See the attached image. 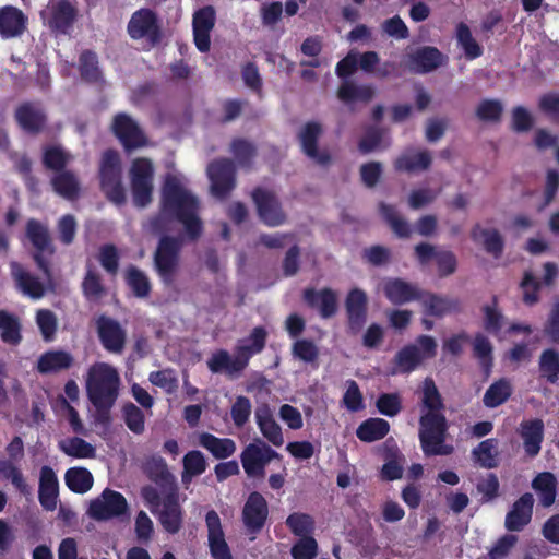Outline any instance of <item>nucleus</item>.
Listing matches in <instances>:
<instances>
[{
	"label": "nucleus",
	"mask_w": 559,
	"mask_h": 559,
	"mask_svg": "<svg viewBox=\"0 0 559 559\" xmlns=\"http://www.w3.org/2000/svg\"><path fill=\"white\" fill-rule=\"evenodd\" d=\"M199 201L176 176L167 175L162 187L159 211L150 218V227L155 234H163L153 255L156 274L165 286L174 285L179 271L182 239L165 235L177 221L182 224L187 238L198 240L203 231V223L198 215Z\"/></svg>",
	"instance_id": "nucleus-1"
},
{
	"label": "nucleus",
	"mask_w": 559,
	"mask_h": 559,
	"mask_svg": "<svg viewBox=\"0 0 559 559\" xmlns=\"http://www.w3.org/2000/svg\"><path fill=\"white\" fill-rule=\"evenodd\" d=\"M448 421L442 413L426 412L419 418L418 437L426 456L450 455L454 448L445 443Z\"/></svg>",
	"instance_id": "nucleus-2"
},
{
	"label": "nucleus",
	"mask_w": 559,
	"mask_h": 559,
	"mask_svg": "<svg viewBox=\"0 0 559 559\" xmlns=\"http://www.w3.org/2000/svg\"><path fill=\"white\" fill-rule=\"evenodd\" d=\"M358 69V52L350 50L343 59H341L335 68V73L343 80L340 84L336 96L346 104L350 105L355 102L368 104L376 95V88L372 84H356L348 80Z\"/></svg>",
	"instance_id": "nucleus-3"
},
{
	"label": "nucleus",
	"mask_w": 559,
	"mask_h": 559,
	"mask_svg": "<svg viewBox=\"0 0 559 559\" xmlns=\"http://www.w3.org/2000/svg\"><path fill=\"white\" fill-rule=\"evenodd\" d=\"M120 377L116 368L106 362H95L87 371L86 393L92 404L116 402Z\"/></svg>",
	"instance_id": "nucleus-4"
},
{
	"label": "nucleus",
	"mask_w": 559,
	"mask_h": 559,
	"mask_svg": "<svg viewBox=\"0 0 559 559\" xmlns=\"http://www.w3.org/2000/svg\"><path fill=\"white\" fill-rule=\"evenodd\" d=\"M99 186L106 199L117 206L127 202L126 189L122 185V169L119 153L106 150L99 164Z\"/></svg>",
	"instance_id": "nucleus-5"
},
{
	"label": "nucleus",
	"mask_w": 559,
	"mask_h": 559,
	"mask_svg": "<svg viewBox=\"0 0 559 559\" xmlns=\"http://www.w3.org/2000/svg\"><path fill=\"white\" fill-rule=\"evenodd\" d=\"M154 165L150 158L136 157L129 168L130 189L134 206L143 209L153 201Z\"/></svg>",
	"instance_id": "nucleus-6"
},
{
	"label": "nucleus",
	"mask_w": 559,
	"mask_h": 559,
	"mask_svg": "<svg viewBox=\"0 0 559 559\" xmlns=\"http://www.w3.org/2000/svg\"><path fill=\"white\" fill-rule=\"evenodd\" d=\"M127 32L133 40L145 39L151 47H156L163 39L158 15L148 8H141L132 13Z\"/></svg>",
	"instance_id": "nucleus-7"
},
{
	"label": "nucleus",
	"mask_w": 559,
	"mask_h": 559,
	"mask_svg": "<svg viewBox=\"0 0 559 559\" xmlns=\"http://www.w3.org/2000/svg\"><path fill=\"white\" fill-rule=\"evenodd\" d=\"M25 233L27 239L35 248V252L33 253L34 262L46 276H50V264L44 254L48 253L49 255H52L55 254L56 249L52 245L47 225L35 218H29L26 222Z\"/></svg>",
	"instance_id": "nucleus-8"
},
{
	"label": "nucleus",
	"mask_w": 559,
	"mask_h": 559,
	"mask_svg": "<svg viewBox=\"0 0 559 559\" xmlns=\"http://www.w3.org/2000/svg\"><path fill=\"white\" fill-rule=\"evenodd\" d=\"M212 194L217 199H226L236 187V166L229 158H218L207 166Z\"/></svg>",
	"instance_id": "nucleus-9"
},
{
	"label": "nucleus",
	"mask_w": 559,
	"mask_h": 559,
	"mask_svg": "<svg viewBox=\"0 0 559 559\" xmlns=\"http://www.w3.org/2000/svg\"><path fill=\"white\" fill-rule=\"evenodd\" d=\"M128 503L124 496L106 488L99 498L93 499L87 509V515L96 521H106L126 514Z\"/></svg>",
	"instance_id": "nucleus-10"
},
{
	"label": "nucleus",
	"mask_w": 559,
	"mask_h": 559,
	"mask_svg": "<svg viewBox=\"0 0 559 559\" xmlns=\"http://www.w3.org/2000/svg\"><path fill=\"white\" fill-rule=\"evenodd\" d=\"M281 455L261 440L249 443L241 452L240 460L246 474L249 477H263L265 466Z\"/></svg>",
	"instance_id": "nucleus-11"
},
{
	"label": "nucleus",
	"mask_w": 559,
	"mask_h": 559,
	"mask_svg": "<svg viewBox=\"0 0 559 559\" xmlns=\"http://www.w3.org/2000/svg\"><path fill=\"white\" fill-rule=\"evenodd\" d=\"M111 131L127 152L147 144L146 135L139 123L126 112H118L114 116Z\"/></svg>",
	"instance_id": "nucleus-12"
},
{
	"label": "nucleus",
	"mask_w": 559,
	"mask_h": 559,
	"mask_svg": "<svg viewBox=\"0 0 559 559\" xmlns=\"http://www.w3.org/2000/svg\"><path fill=\"white\" fill-rule=\"evenodd\" d=\"M251 198L264 225L277 227L286 222L287 215L274 192L257 187L253 189Z\"/></svg>",
	"instance_id": "nucleus-13"
},
{
	"label": "nucleus",
	"mask_w": 559,
	"mask_h": 559,
	"mask_svg": "<svg viewBox=\"0 0 559 559\" xmlns=\"http://www.w3.org/2000/svg\"><path fill=\"white\" fill-rule=\"evenodd\" d=\"M79 15L78 8L69 0H58L48 7L47 16L41 17L52 33L67 35L72 29Z\"/></svg>",
	"instance_id": "nucleus-14"
},
{
	"label": "nucleus",
	"mask_w": 559,
	"mask_h": 559,
	"mask_svg": "<svg viewBox=\"0 0 559 559\" xmlns=\"http://www.w3.org/2000/svg\"><path fill=\"white\" fill-rule=\"evenodd\" d=\"M14 120L22 131L37 135L45 131L48 117L38 102L27 100L15 108Z\"/></svg>",
	"instance_id": "nucleus-15"
},
{
	"label": "nucleus",
	"mask_w": 559,
	"mask_h": 559,
	"mask_svg": "<svg viewBox=\"0 0 559 559\" xmlns=\"http://www.w3.org/2000/svg\"><path fill=\"white\" fill-rule=\"evenodd\" d=\"M323 130L319 122L309 121L305 123L298 133V140L302 153L320 166L331 164L332 157L326 150L320 151L318 147L319 139Z\"/></svg>",
	"instance_id": "nucleus-16"
},
{
	"label": "nucleus",
	"mask_w": 559,
	"mask_h": 559,
	"mask_svg": "<svg viewBox=\"0 0 559 559\" xmlns=\"http://www.w3.org/2000/svg\"><path fill=\"white\" fill-rule=\"evenodd\" d=\"M96 330L103 347L114 354H121L127 342L126 330L120 323L105 314L96 319Z\"/></svg>",
	"instance_id": "nucleus-17"
},
{
	"label": "nucleus",
	"mask_w": 559,
	"mask_h": 559,
	"mask_svg": "<svg viewBox=\"0 0 559 559\" xmlns=\"http://www.w3.org/2000/svg\"><path fill=\"white\" fill-rule=\"evenodd\" d=\"M163 528L168 534H177L183 525V510L179 503L177 488H170L163 497V504L155 513Z\"/></svg>",
	"instance_id": "nucleus-18"
},
{
	"label": "nucleus",
	"mask_w": 559,
	"mask_h": 559,
	"mask_svg": "<svg viewBox=\"0 0 559 559\" xmlns=\"http://www.w3.org/2000/svg\"><path fill=\"white\" fill-rule=\"evenodd\" d=\"M241 516L242 523L249 533H260L269 516L266 499L258 491L251 492L243 504Z\"/></svg>",
	"instance_id": "nucleus-19"
},
{
	"label": "nucleus",
	"mask_w": 559,
	"mask_h": 559,
	"mask_svg": "<svg viewBox=\"0 0 559 559\" xmlns=\"http://www.w3.org/2000/svg\"><path fill=\"white\" fill-rule=\"evenodd\" d=\"M216 22L215 9L205 5L197 10L192 17L193 41L200 52H207L211 48V32Z\"/></svg>",
	"instance_id": "nucleus-20"
},
{
	"label": "nucleus",
	"mask_w": 559,
	"mask_h": 559,
	"mask_svg": "<svg viewBox=\"0 0 559 559\" xmlns=\"http://www.w3.org/2000/svg\"><path fill=\"white\" fill-rule=\"evenodd\" d=\"M210 552L213 559H234L229 546L225 540L221 518L215 510L207 511L205 515Z\"/></svg>",
	"instance_id": "nucleus-21"
},
{
	"label": "nucleus",
	"mask_w": 559,
	"mask_h": 559,
	"mask_svg": "<svg viewBox=\"0 0 559 559\" xmlns=\"http://www.w3.org/2000/svg\"><path fill=\"white\" fill-rule=\"evenodd\" d=\"M534 497L531 492L516 499L506 515L504 526L509 532H521L532 521Z\"/></svg>",
	"instance_id": "nucleus-22"
},
{
	"label": "nucleus",
	"mask_w": 559,
	"mask_h": 559,
	"mask_svg": "<svg viewBox=\"0 0 559 559\" xmlns=\"http://www.w3.org/2000/svg\"><path fill=\"white\" fill-rule=\"evenodd\" d=\"M302 300L309 308L317 309L323 319L333 317L337 311V296L333 289L328 287L320 290L313 287L305 288Z\"/></svg>",
	"instance_id": "nucleus-23"
},
{
	"label": "nucleus",
	"mask_w": 559,
	"mask_h": 559,
	"mask_svg": "<svg viewBox=\"0 0 559 559\" xmlns=\"http://www.w3.org/2000/svg\"><path fill=\"white\" fill-rule=\"evenodd\" d=\"M420 304L425 313L435 318H443L448 314L460 313L462 304L459 298L438 295L435 293L423 290Z\"/></svg>",
	"instance_id": "nucleus-24"
},
{
	"label": "nucleus",
	"mask_w": 559,
	"mask_h": 559,
	"mask_svg": "<svg viewBox=\"0 0 559 559\" xmlns=\"http://www.w3.org/2000/svg\"><path fill=\"white\" fill-rule=\"evenodd\" d=\"M383 293L388 300L396 306L411 302L413 300L420 301L423 290L406 281L394 277L384 282Z\"/></svg>",
	"instance_id": "nucleus-25"
},
{
	"label": "nucleus",
	"mask_w": 559,
	"mask_h": 559,
	"mask_svg": "<svg viewBox=\"0 0 559 559\" xmlns=\"http://www.w3.org/2000/svg\"><path fill=\"white\" fill-rule=\"evenodd\" d=\"M59 497V480L52 467L44 465L39 471L38 500L47 511L57 508Z\"/></svg>",
	"instance_id": "nucleus-26"
},
{
	"label": "nucleus",
	"mask_w": 559,
	"mask_h": 559,
	"mask_svg": "<svg viewBox=\"0 0 559 559\" xmlns=\"http://www.w3.org/2000/svg\"><path fill=\"white\" fill-rule=\"evenodd\" d=\"M368 298L364 290L352 289L345 301L348 326L353 332L361 330L367 319Z\"/></svg>",
	"instance_id": "nucleus-27"
},
{
	"label": "nucleus",
	"mask_w": 559,
	"mask_h": 559,
	"mask_svg": "<svg viewBox=\"0 0 559 559\" xmlns=\"http://www.w3.org/2000/svg\"><path fill=\"white\" fill-rule=\"evenodd\" d=\"M518 432L523 440V449L527 456H536L544 440V421L539 418L521 421Z\"/></svg>",
	"instance_id": "nucleus-28"
},
{
	"label": "nucleus",
	"mask_w": 559,
	"mask_h": 559,
	"mask_svg": "<svg viewBox=\"0 0 559 559\" xmlns=\"http://www.w3.org/2000/svg\"><path fill=\"white\" fill-rule=\"evenodd\" d=\"M431 164L432 156L429 151L407 150L395 158L393 167L397 173L415 174L428 170Z\"/></svg>",
	"instance_id": "nucleus-29"
},
{
	"label": "nucleus",
	"mask_w": 559,
	"mask_h": 559,
	"mask_svg": "<svg viewBox=\"0 0 559 559\" xmlns=\"http://www.w3.org/2000/svg\"><path fill=\"white\" fill-rule=\"evenodd\" d=\"M409 66L416 73H429L442 64V52L432 46L417 48L408 55Z\"/></svg>",
	"instance_id": "nucleus-30"
},
{
	"label": "nucleus",
	"mask_w": 559,
	"mask_h": 559,
	"mask_svg": "<svg viewBox=\"0 0 559 559\" xmlns=\"http://www.w3.org/2000/svg\"><path fill=\"white\" fill-rule=\"evenodd\" d=\"M27 17L17 8L5 5L0 9V35L3 38H13L22 35L26 29Z\"/></svg>",
	"instance_id": "nucleus-31"
},
{
	"label": "nucleus",
	"mask_w": 559,
	"mask_h": 559,
	"mask_svg": "<svg viewBox=\"0 0 559 559\" xmlns=\"http://www.w3.org/2000/svg\"><path fill=\"white\" fill-rule=\"evenodd\" d=\"M257 425L263 437L275 447L284 443L281 426L274 419L273 413L267 404H263L255 409Z\"/></svg>",
	"instance_id": "nucleus-32"
},
{
	"label": "nucleus",
	"mask_w": 559,
	"mask_h": 559,
	"mask_svg": "<svg viewBox=\"0 0 559 559\" xmlns=\"http://www.w3.org/2000/svg\"><path fill=\"white\" fill-rule=\"evenodd\" d=\"M53 191L66 200H76L80 195L81 185L76 174L64 169L53 174L50 179Z\"/></svg>",
	"instance_id": "nucleus-33"
},
{
	"label": "nucleus",
	"mask_w": 559,
	"mask_h": 559,
	"mask_svg": "<svg viewBox=\"0 0 559 559\" xmlns=\"http://www.w3.org/2000/svg\"><path fill=\"white\" fill-rule=\"evenodd\" d=\"M532 488L543 508H549L556 502L557 478L552 473H538L532 480Z\"/></svg>",
	"instance_id": "nucleus-34"
},
{
	"label": "nucleus",
	"mask_w": 559,
	"mask_h": 559,
	"mask_svg": "<svg viewBox=\"0 0 559 559\" xmlns=\"http://www.w3.org/2000/svg\"><path fill=\"white\" fill-rule=\"evenodd\" d=\"M73 356L62 349L48 350L37 361V371L41 374L57 373L73 365Z\"/></svg>",
	"instance_id": "nucleus-35"
},
{
	"label": "nucleus",
	"mask_w": 559,
	"mask_h": 559,
	"mask_svg": "<svg viewBox=\"0 0 559 559\" xmlns=\"http://www.w3.org/2000/svg\"><path fill=\"white\" fill-rule=\"evenodd\" d=\"M145 475L162 488H177L174 476L168 471L167 464L162 456L153 455L143 464Z\"/></svg>",
	"instance_id": "nucleus-36"
},
{
	"label": "nucleus",
	"mask_w": 559,
	"mask_h": 559,
	"mask_svg": "<svg viewBox=\"0 0 559 559\" xmlns=\"http://www.w3.org/2000/svg\"><path fill=\"white\" fill-rule=\"evenodd\" d=\"M207 367L213 373L225 371L227 374L233 376L241 372L247 367V361L239 354L231 358L227 350L219 349L210 357Z\"/></svg>",
	"instance_id": "nucleus-37"
},
{
	"label": "nucleus",
	"mask_w": 559,
	"mask_h": 559,
	"mask_svg": "<svg viewBox=\"0 0 559 559\" xmlns=\"http://www.w3.org/2000/svg\"><path fill=\"white\" fill-rule=\"evenodd\" d=\"M199 444L217 460L227 459L236 451V443L233 439L218 438L210 432H202L200 435Z\"/></svg>",
	"instance_id": "nucleus-38"
},
{
	"label": "nucleus",
	"mask_w": 559,
	"mask_h": 559,
	"mask_svg": "<svg viewBox=\"0 0 559 559\" xmlns=\"http://www.w3.org/2000/svg\"><path fill=\"white\" fill-rule=\"evenodd\" d=\"M79 72L81 79L90 84H96L104 81L99 68L98 56L91 49L83 50L79 56Z\"/></svg>",
	"instance_id": "nucleus-39"
},
{
	"label": "nucleus",
	"mask_w": 559,
	"mask_h": 559,
	"mask_svg": "<svg viewBox=\"0 0 559 559\" xmlns=\"http://www.w3.org/2000/svg\"><path fill=\"white\" fill-rule=\"evenodd\" d=\"M12 275L19 288L27 296L39 299L45 295L43 283L34 275L23 270L17 263L12 264Z\"/></svg>",
	"instance_id": "nucleus-40"
},
{
	"label": "nucleus",
	"mask_w": 559,
	"mask_h": 559,
	"mask_svg": "<svg viewBox=\"0 0 559 559\" xmlns=\"http://www.w3.org/2000/svg\"><path fill=\"white\" fill-rule=\"evenodd\" d=\"M390 431V424L383 418H368L356 430L357 438L362 442H374L383 439Z\"/></svg>",
	"instance_id": "nucleus-41"
},
{
	"label": "nucleus",
	"mask_w": 559,
	"mask_h": 559,
	"mask_svg": "<svg viewBox=\"0 0 559 559\" xmlns=\"http://www.w3.org/2000/svg\"><path fill=\"white\" fill-rule=\"evenodd\" d=\"M124 281L136 298L143 299L150 296L152 292L151 281L147 275L135 265H129L127 267Z\"/></svg>",
	"instance_id": "nucleus-42"
},
{
	"label": "nucleus",
	"mask_w": 559,
	"mask_h": 559,
	"mask_svg": "<svg viewBox=\"0 0 559 559\" xmlns=\"http://www.w3.org/2000/svg\"><path fill=\"white\" fill-rule=\"evenodd\" d=\"M64 481L72 492L85 493L93 487L94 478L85 467H71L64 474Z\"/></svg>",
	"instance_id": "nucleus-43"
},
{
	"label": "nucleus",
	"mask_w": 559,
	"mask_h": 559,
	"mask_svg": "<svg viewBox=\"0 0 559 559\" xmlns=\"http://www.w3.org/2000/svg\"><path fill=\"white\" fill-rule=\"evenodd\" d=\"M71 155L59 145H47L43 150L41 163L47 170L62 171L67 169Z\"/></svg>",
	"instance_id": "nucleus-44"
},
{
	"label": "nucleus",
	"mask_w": 559,
	"mask_h": 559,
	"mask_svg": "<svg viewBox=\"0 0 559 559\" xmlns=\"http://www.w3.org/2000/svg\"><path fill=\"white\" fill-rule=\"evenodd\" d=\"M538 370L540 377L555 384L559 380V352L555 348L544 349L539 356Z\"/></svg>",
	"instance_id": "nucleus-45"
},
{
	"label": "nucleus",
	"mask_w": 559,
	"mask_h": 559,
	"mask_svg": "<svg viewBox=\"0 0 559 559\" xmlns=\"http://www.w3.org/2000/svg\"><path fill=\"white\" fill-rule=\"evenodd\" d=\"M81 286L83 296L88 301H98L107 295L102 276L91 266L87 267Z\"/></svg>",
	"instance_id": "nucleus-46"
},
{
	"label": "nucleus",
	"mask_w": 559,
	"mask_h": 559,
	"mask_svg": "<svg viewBox=\"0 0 559 559\" xmlns=\"http://www.w3.org/2000/svg\"><path fill=\"white\" fill-rule=\"evenodd\" d=\"M386 132L385 128L378 126H370L366 129L365 134L358 142V150L361 154H369L377 150H385L390 146V141L383 143V138Z\"/></svg>",
	"instance_id": "nucleus-47"
},
{
	"label": "nucleus",
	"mask_w": 559,
	"mask_h": 559,
	"mask_svg": "<svg viewBox=\"0 0 559 559\" xmlns=\"http://www.w3.org/2000/svg\"><path fill=\"white\" fill-rule=\"evenodd\" d=\"M266 338H267V332H266L265 328L264 326H255V328H253V330L251 331V333L248 337V342H250V344L238 345L236 348V352L248 364L249 359L253 355L259 354L264 349L265 344H266Z\"/></svg>",
	"instance_id": "nucleus-48"
},
{
	"label": "nucleus",
	"mask_w": 559,
	"mask_h": 559,
	"mask_svg": "<svg viewBox=\"0 0 559 559\" xmlns=\"http://www.w3.org/2000/svg\"><path fill=\"white\" fill-rule=\"evenodd\" d=\"M230 152L234 155L237 164L241 168L250 169L253 165V159L258 154L257 147L253 143L246 139L236 138L230 143Z\"/></svg>",
	"instance_id": "nucleus-49"
},
{
	"label": "nucleus",
	"mask_w": 559,
	"mask_h": 559,
	"mask_svg": "<svg viewBox=\"0 0 559 559\" xmlns=\"http://www.w3.org/2000/svg\"><path fill=\"white\" fill-rule=\"evenodd\" d=\"M0 331L1 340L7 344L17 345L22 341L19 319L7 310H0Z\"/></svg>",
	"instance_id": "nucleus-50"
},
{
	"label": "nucleus",
	"mask_w": 559,
	"mask_h": 559,
	"mask_svg": "<svg viewBox=\"0 0 559 559\" xmlns=\"http://www.w3.org/2000/svg\"><path fill=\"white\" fill-rule=\"evenodd\" d=\"M59 449L68 456L75 459H93L96 455L95 448L80 437L60 441Z\"/></svg>",
	"instance_id": "nucleus-51"
},
{
	"label": "nucleus",
	"mask_w": 559,
	"mask_h": 559,
	"mask_svg": "<svg viewBox=\"0 0 559 559\" xmlns=\"http://www.w3.org/2000/svg\"><path fill=\"white\" fill-rule=\"evenodd\" d=\"M380 212L385 219V222L390 225L394 234L400 238H409L412 235L411 225L407 221L402 218L395 207L391 204L380 203Z\"/></svg>",
	"instance_id": "nucleus-52"
},
{
	"label": "nucleus",
	"mask_w": 559,
	"mask_h": 559,
	"mask_svg": "<svg viewBox=\"0 0 559 559\" xmlns=\"http://www.w3.org/2000/svg\"><path fill=\"white\" fill-rule=\"evenodd\" d=\"M456 39L457 44L464 50L466 59L473 60L481 56L483 49L474 39L472 32L466 23L460 22L456 25Z\"/></svg>",
	"instance_id": "nucleus-53"
},
{
	"label": "nucleus",
	"mask_w": 559,
	"mask_h": 559,
	"mask_svg": "<svg viewBox=\"0 0 559 559\" xmlns=\"http://www.w3.org/2000/svg\"><path fill=\"white\" fill-rule=\"evenodd\" d=\"M394 361L401 372L408 373L420 365L423 356L416 345H406L396 353Z\"/></svg>",
	"instance_id": "nucleus-54"
},
{
	"label": "nucleus",
	"mask_w": 559,
	"mask_h": 559,
	"mask_svg": "<svg viewBox=\"0 0 559 559\" xmlns=\"http://www.w3.org/2000/svg\"><path fill=\"white\" fill-rule=\"evenodd\" d=\"M285 524L295 536L300 538L311 536L314 531V520L308 513L293 512L287 516Z\"/></svg>",
	"instance_id": "nucleus-55"
},
{
	"label": "nucleus",
	"mask_w": 559,
	"mask_h": 559,
	"mask_svg": "<svg viewBox=\"0 0 559 559\" xmlns=\"http://www.w3.org/2000/svg\"><path fill=\"white\" fill-rule=\"evenodd\" d=\"M182 481L203 474L207 467L206 460L199 450H192L186 453L182 459Z\"/></svg>",
	"instance_id": "nucleus-56"
},
{
	"label": "nucleus",
	"mask_w": 559,
	"mask_h": 559,
	"mask_svg": "<svg viewBox=\"0 0 559 559\" xmlns=\"http://www.w3.org/2000/svg\"><path fill=\"white\" fill-rule=\"evenodd\" d=\"M292 354L294 358L313 366L318 367L319 359V348L317 345L307 338L297 340L292 347Z\"/></svg>",
	"instance_id": "nucleus-57"
},
{
	"label": "nucleus",
	"mask_w": 559,
	"mask_h": 559,
	"mask_svg": "<svg viewBox=\"0 0 559 559\" xmlns=\"http://www.w3.org/2000/svg\"><path fill=\"white\" fill-rule=\"evenodd\" d=\"M421 402L423 406L427 408V412L442 413L444 408L441 394L431 378L424 380Z\"/></svg>",
	"instance_id": "nucleus-58"
},
{
	"label": "nucleus",
	"mask_w": 559,
	"mask_h": 559,
	"mask_svg": "<svg viewBox=\"0 0 559 559\" xmlns=\"http://www.w3.org/2000/svg\"><path fill=\"white\" fill-rule=\"evenodd\" d=\"M122 414L126 426L135 435H141L145 430L144 413L133 403H126L122 407Z\"/></svg>",
	"instance_id": "nucleus-59"
},
{
	"label": "nucleus",
	"mask_w": 559,
	"mask_h": 559,
	"mask_svg": "<svg viewBox=\"0 0 559 559\" xmlns=\"http://www.w3.org/2000/svg\"><path fill=\"white\" fill-rule=\"evenodd\" d=\"M36 323L43 338L47 342L52 341L58 328L56 314L49 309H39L36 312Z\"/></svg>",
	"instance_id": "nucleus-60"
},
{
	"label": "nucleus",
	"mask_w": 559,
	"mask_h": 559,
	"mask_svg": "<svg viewBox=\"0 0 559 559\" xmlns=\"http://www.w3.org/2000/svg\"><path fill=\"white\" fill-rule=\"evenodd\" d=\"M148 380L153 385L163 389L167 393H173L178 388V378L176 371L171 368L152 371Z\"/></svg>",
	"instance_id": "nucleus-61"
},
{
	"label": "nucleus",
	"mask_w": 559,
	"mask_h": 559,
	"mask_svg": "<svg viewBox=\"0 0 559 559\" xmlns=\"http://www.w3.org/2000/svg\"><path fill=\"white\" fill-rule=\"evenodd\" d=\"M380 414L394 417L402 411V399L399 393H382L376 402Z\"/></svg>",
	"instance_id": "nucleus-62"
},
{
	"label": "nucleus",
	"mask_w": 559,
	"mask_h": 559,
	"mask_svg": "<svg viewBox=\"0 0 559 559\" xmlns=\"http://www.w3.org/2000/svg\"><path fill=\"white\" fill-rule=\"evenodd\" d=\"M78 230V223L72 214L62 215L57 223L59 240L64 246L73 243Z\"/></svg>",
	"instance_id": "nucleus-63"
},
{
	"label": "nucleus",
	"mask_w": 559,
	"mask_h": 559,
	"mask_svg": "<svg viewBox=\"0 0 559 559\" xmlns=\"http://www.w3.org/2000/svg\"><path fill=\"white\" fill-rule=\"evenodd\" d=\"M293 559H314L318 555V544L312 536L300 538L292 547Z\"/></svg>",
	"instance_id": "nucleus-64"
}]
</instances>
